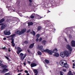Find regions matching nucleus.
Returning <instances> with one entry per match:
<instances>
[{"mask_svg": "<svg viewBox=\"0 0 75 75\" xmlns=\"http://www.w3.org/2000/svg\"><path fill=\"white\" fill-rule=\"evenodd\" d=\"M27 56V54H25L24 55V54H23L22 53H21L20 54L19 57H20L21 59L22 60V61H23L24 58H25V57H26Z\"/></svg>", "mask_w": 75, "mask_h": 75, "instance_id": "obj_1", "label": "nucleus"}, {"mask_svg": "<svg viewBox=\"0 0 75 75\" xmlns=\"http://www.w3.org/2000/svg\"><path fill=\"white\" fill-rule=\"evenodd\" d=\"M63 52L66 57H69V55H70L71 54V52L70 51L67 50H64Z\"/></svg>", "mask_w": 75, "mask_h": 75, "instance_id": "obj_2", "label": "nucleus"}, {"mask_svg": "<svg viewBox=\"0 0 75 75\" xmlns=\"http://www.w3.org/2000/svg\"><path fill=\"white\" fill-rule=\"evenodd\" d=\"M66 48L69 51L72 52V47H71V46L69 45V44L67 45H66Z\"/></svg>", "mask_w": 75, "mask_h": 75, "instance_id": "obj_3", "label": "nucleus"}, {"mask_svg": "<svg viewBox=\"0 0 75 75\" xmlns=\"http://www.w3.org/2000/svg\"><path fill=\"white\" fill-rule=\"evenodd\" d=\"M60 64L61 65V66H62V67H64L66 65H67V62H66V63H64V61L62 60L60 61Z\"/></svg>", "mask_w": 75, "mask_h": 75, "instance_id": "obj_4", "label": "nucleus"}, {"mask_svg": "<svg viewBox=\"0 0 75 75\" xmlns=\"http://www.w3.org/2000/svg\"><path fill=\"white\" fill-rule=\"evenodd\" d=\"M17 49L18 50L16 51V52L17 54H20V52H21V51H23V50H21V48H20V47H18L17 48Z\"/></svg>", "mask_w": 75, "mask_h": 75, "instance_id": "obj_5", "label": "nucleus"}, {"mask_svg": "<svg viewBox=\"0 0 75 75\" xmlns=\"http://www.w3.org/2000/svg\"><path fill=\"white\" fill-rule=\"evenodd\" d=\"M46 52H47L49 55H51L52 54V50H50L48 49H47Z\"/></svg>", "mask_w": 75, "mask_h": 75, "instance_id": "obj_6", "label": "nucleus"}, {"mask_svg": "<svg viewBox=\"0 0 75 75\" xmlns=\"http://www.w3.org/2000/svg\"><path fill=\"white\" fill-rule=\"evenodd\" d=\"M60 56L62 58H64L65 57V55L64 52H62L60 54Z\"/></svg>", "mask_w": 75, "mask_h": 75, "instance_id": "obj_7", "label": "nucleus"}, {"mask_svg": "<svg viewBox=\"0 0 75 75\" xmlns=\"http://www.w3.org/2000/svg\"><path fill=\"white\" fill-rule=\"evenodd\" d=\"M4 33L5 35H10V34H11L10 32L7 31L6 30H5V31H4Z\"/></svg>", "mask_w": 75, "mask_h": 75, "instance_id": "obj_8", "label": "nucleus"}, {"mask_svg": "<svg viewBox=\"0 0 75 75\" xmlns=\"http://www.w3.org/2000/svg\"><path fill=\"white\" fill-rule=\"evenodd\" d=\"M71 45L72 47H75V41L72 40L71 42Z\"/></svg>", "mask_w": 75, "mask_h": 75, "instance_id": "obj_9", "label": "nucleus"}, {"mask_svg": "<svg viewBox=\"0 0 75 75\" xmlns=\"http://www.w3.org/2000/svg\"><path fill=\"white\" fill-rule=\"evenodd\" d=\"M36 66H37V64L33 62H32L30 64V67L31 68L36 67Z\"/></svg>", "mask_w": 75, "mask_h": 75, "instance_id": "obj_10", "label": "nucleus"}, {"mask_svg": "<svg viewBox=\"0 0 75 75\" xmlns=\"http://www.w3.org/2000/svg\"><path fill=\"white\" fill-rule=\"evenodd\" d=\"M10 36V38H11V41L14 40V37L16 36V34H13Z\"/></svg>", "mask_w": 75, "mask_h": 75, "instance_id": "obj_11", "label": "nucleus"}, {"mask_svg": "<svg viewBox=\"0 0 75 75\" xmlns=\"http://www.w3.org/2000/svg\"><path fill=\"white\" fill-rule=\"evenodd\" d=\"M6 25L5 24H3L1 28V30H3V29H4V28H6Z\"/></svg>", "mask_w": 75, "mask_h": 75, "instance_id": "obj_12", "label": "nucleus"}, {"mask_svg": "<svg viewBox=\"0 0 75 75\" xmlns=\"http://www.w3.org/2000/svg\"><path fill=\"white\" fill-rule=\"evenodd\" d=\"M16 33L17 34V35L18 34V35H21V34H22L21 31H20V30H18L16 32Z\"/></svg>", "mask_w": 75, "mask_h": 75, "instance_id": "obj_13", "label": "nucleus"}, {"mask_svg": "<svg viewBox=\"0 0 75 75\" xmlns=\"http://www.w3.org/2000/svg\"><path fill=\"white\" fill-rule=\"evenodd\" d=\"M8 71V70L7 69H4L1 72V73L2 74H4L5 72H7Z\"/></svg>", "mask_w": 75, "mask_h": 75, "instance_id": "obj_14", "label": "nucleus"}, {"mask_svg": "<svg viewBox=\"0 0 75 75\" xmlns=\"http://www.w3.org/2000/svg\"><path fill=\"white\" fill-rule=\"evenodd\" d=\"M26 31H27V29L25 28L23 29L22 30H21V33H22V34H24L25 33Z\"/></svg>", "mask_w": 75, "mask_h": 75, "instance_id": "obj_15", "label": "nucleus"}, {"mask_svg": "<svg viewBox=\"0 0 75 75\" xmlns=\"http://www.w3.org/2000/svg\"><path fill=\"white\" fill-rule=\"evenodd\" d=\"M34 43H33L30 45L29 46V48H30V49H31V48H33V47H34Z\"/></svg>", "mask_w": 75, "mask_h": 75, "instance_id": "obj_16", "label": "nucleus"}, {"mask_svg": "<svg viewBox=\"0 0 75 75\" xmlns=\"http://www.w3.org/2000/svg\"><path fill=\"white\" fill-rule=\"evenodd\" d=\"M54 57H59V54L58 53H56L53 54Z\"/></svg>", "mask_w": 75, "mask_h": 75, "instance_id": "obj_17", "label": "nucleus"}, {"mask_svg": "<svg viewBox=\"0 0 75 75\" xmlns=\"http://www.w3.org/2000/svg\"><path fill=\"white\" fill-rule=\"evenodd\" d=\"M67 75H74V74L72 73L71 71H69L67 74Z\"/></svg>", "mask_w": 75, "mask_h": 75, "instance_id": "obj_18", "label": "nucleus"}, {"mask_svg": "<svg viewBox=\"0 0 75 75\" xmlns=\"http://www.w3.org/2000/svg\"><path fill=\"white\" fill-rule=\"evenodd\" d=\"M28 26H30V25H33L34 23L32 22H28Z\"/></svg>", "mask_w": 75, "mask_h": 75, "instance_id": "obj_19", "label": "nucleus"}, {"mask_svg": "<svg viewBox=\"0 0 75 75\" xmlns=\"http://www.w3.org/2000/svg\"><path fill=\"white\" fill-rule=\"evenodd\" d=\"M57 51H58V50H57V48H55V49L53 50L52 52L53 53H56Z\"/></svg>", "mask_w": 75, "mask_h": 75, "instance_id": "obj_20", "label": "nucleus"}, {"mask_svg": "<svg viewBox=\"0 0 75 75\" xmlns=\"http://www.w3.org/2000/svg\"><path fill=\"white\" fill-rule=\"evenodd\" d=\"M14 40H12L11 42V43L13 47L15 46V44H14Z\"/></svg>", "mask_w": 75, "mask_h": 75, "instance_id": "obj_21", "label": "nucleus"}, {"mask_svg": "<svg viewBox=\"0 0 75 75\" xmlns=\"http://www.w3.org/2000/svg\"><path fill=\"white\" fill-rule=\"evenodd\" d=\"M5 21V19L4 18H2L0 20V23H2L3 22H4Z\"/></svg>", "mask_w": 75, "mask_h": 75, "instance_id": "obj_22", "label": "nucleus"}, {"mask_svg": "<svg viewBox=\"0 0 75 75\" xmlns=\"http://www.w3.org/2000/svg\"><path fill=\"white\" fill-rule=\"evenodd\" d=\"M34 15H35V13H33L32 14V15L30 16V17L31 18H34Z\"/></svg>", "mask_w": 75, "mask_h": 75, "instance_id": "obj_23", "label": "nucleus"}, {"mask_svg": "<svg viewBox=\"0 0 75 75\" xmlns=\"http://www.w3.org/2000/svg\"><path fill=\"white\" fill-rule=\"evenodd\" d=\"M42 28V27L41 26H39L38 27V31H40V30H41Z\"/></svg>", "mask_w": 75, "mask_h": 75, "instance_id": "obj_24", "label": "nucleus"}, {"mask_svg": "<svg viewBox=\"0 0 75 75\" xmlns=\"http://www.w3.org/2000/svg\"><path fill=\"white\" fill-rule=\"evenodd\" d=\"M45 62L46 64H49L50 63V61L47 59L45 60Z\"/></svg>", "mask_w": 75, "mask_h": 75, "instance_id": "obj_25", "label": "nucleus"}, {"mask_svg": "<svg viewBox=\"0 0 75 75\" xmlns=\"http://www.w3.org/2000/svg\"><path fill=\"white\" fill-rule=\"evenodd\" d=\"M33 72L34 73H35V74H38V71L36 69L34 70Z\"/></svg>", "mask_w": 75, "mask_h": 75, "instance_id": "obj_26", "label": "nucleus"}, {"mask_svg": "<svg viewBox=\"0 0 75 75\" xmlns=\"http://www.w3.org/2000/svg\"><path fill=\"white\" fill-rule=\"evenodd\" d=\"M47 42V41L45 40H43L42 42V44H44V45H45V43Z\"/></svg>", "mask_w": 75, "mask_h": 75, "instance_id": "obj_27", "label": "nucleus"}, {"mask_svg": "<svg viewBox=\"0 0 75 75\" xmlns=\"http://www.w3.org/2000/svg\"><path fill=\"white\" fill-rule=\"evenodd\" d=\"M40 36V34H38L36 35V38H39Z\"/></svg>", "mask_w": 75, "mask_h": 75, "instance_id": "obj_28", "label": "nucleus"}, {"mask_svg": "<svg viewBox=\"0 0 75 75\" xmlns=\"http://www.w3.org/2000/svg\"><path fill=\"white\" fill-rule=\"evenodd\" d=\"M41 52H46L47 51V49H45V50H43V49H42L41 50H40Z\"/></svg>", "mask_w": 75, "mask_h": 75, "instance_id": "obj_29", "label": "nucleus"}, {"mask_svg": "<svg viewBox=\"0 0 75 75\" xmlns=\"http://www.w3.org/2000/svg\"><path fill=\"white\" fill-rule=\"evenodd\" d=\"M43 48V46L42 45L40 46L39 47L40 50H41Z\"/></svg>", "mask_w": 75, "mask_h": 75, "instance_id": "obj_30", "label": "nucleus"}, {"mask_svg": "<svg viewBox=\"0 0 75 75\" xmlns=\"http://www.w3.org/2000/svg\"><path fill=\"white\" fill-rule=\"evenodd\" d=\"M2 68H7V66L6 65H2L1 66Z\"/></svg>", "mask_w": 75, "mask_h": 75, "instance_id": "obj_31", "label": "nucleus"}, {"mask_svg": "<svg viewBox=\"0 0 75 75\" xmlns=\"http://www.w3.org/2000/svg\"><path fill=\"white\" fill-rule=\"evenodd\" d=\"M67 66H64V67H65V68H67V69H68V68H69V65L67 64Z\"/></svg>", "mask_w": 75, "mask_h": 75, "instance_id": "obj_32", "label": "nucleus"}, {"mask_svg": "<svg viewBox=\"0 0 75 75\" xmlns=\"http://www.w3.org/2000/svg\"><path fill=\"white\" fill-rule=\"evenodd\" d=\"M38 55H41L42 54V53H41V52L40 51L38 52Z\"/></svg>", "mask_w": 75, "mask_h": 75, "instance_id": "obj_33", "label": "nucleus"}, {"mask_svg": "<svg viewBox=\"0 0 75 75\" xmlns=\"http://www.w3.org/2000/svg\"><path fill=\"white\" fill-rule=\"evenodd\" d=\"M23 43H24V44H28V42L26 41H25Z\"/></svg>", "mask_w": 75, "mask_h": 75, "instance_id": "obj_34", "label": "nucleus"}, {"mask_svg": "<svg viewBox=\"0 0 75 75\" xmlns=\"http://www.w3.org/2000/svg\"><path fill=\"white\" fill-rule=\"evenodd\" d=\"M60 75H63V74H64V73L62 72V71H60Z\"/></svg>", "mask_w": 75, "mask_h": 75, "instance_id": "obj_35", "label": "nucleus"}, {"mask_svg": "<svg viewBox=\"0 0 75 75\" xmlns=\"http://www.w3.org/2000/svg\"><path fill=\"white\" fill-rule=\"evenodd\" d=\"M4 75H11V74H10V73H6Z\"/></svg>", "mask_w": 75, "mask_h": 75, "instance_id": "obj_36", "label": "nucleus"}, {"mask_svg": "<svg viewBox=\"0 0 75 75\" xmlns=\"http://www.w3.org/2000/svg\"><path fill=\"white\" fill-rule=\"evenodd\" d=\"M32 31L33 33V35H34V36H35V32H34V31L33 30H32Z\"/></svg>", "mask_w": 75, "mask_h": 75, "instance_id": "obj_37", "label": "nucleus"}, {"mask_svg": "<svg viewBox=\"0 0 75 75\" xmlns=\"http://www.w3.org/2000/svg\"><path fill=\"white\" fill-rule=\"evenodd\" d=\"M42 39L41 38H40L39 40V42H41L42 41Z\"/></svg>", "mask_w": 75, "mask_h": 75, "instance_id": "obj_38", "label": "nucleus"}, {"mask_svg": "<svg viewBox=\"0 0 75 75\" xmlns=\"http://www.w3.org/2000/svg\"><path fill=\"white\" fill-rule=\"evenodd\" d=\"M62 71H63L64 72H66L67 71V70H66V69H63L62 70Z\"/></svg>", "mask_w": 75, "mask_h": 75, "instance_id": "obj_39", "label": "nucleus"}, {"mask_svg": "<svg viewBox=\"0 0 75 75\" xmlns=\"http://www.w3.org/2000/svg\"><path fill=\"white\" fill-rule=\"evenodd\" d=\"M6 47H3L2 48V50H6L7 49H6Z\"/></svg>", "mask_w": 75, "mask_h": 75, "instance_id": "obj_40", "label": "nucleus"}, {"mask_svg": "<svg viewBox=\"0 0 75 75\" xmlns=\"http://www.w3.org/2000/svg\"><path fill=\"white\" fill-rule=\"evenodd\" d=\"M69 38H72V36L71 35H69Z\"/></svg>", "mask_w": 75, "mask_h": 75, "instance_id": "obj_41", "label": "nucleus"}, {"mask_svg": "<svg viewBox=\"0 0 75 75\" xmlns=\"http://www.w3.org/2000/svg\"><path fill=\"white\" fill-rule=\"evenodd\" d=\"M38 41H39V39H38V38H37V39H36V42H38Z\"/></svg>", "mask_w": 75, "mask_h": 75, "instance_id": "obj_42", "label": "nucleus"}, {"mask_svg": "<svg viewBox=\"0 0 75 75\" xmlns=\"http://www.w3.org/2000/svg\"><path fill=\"white\" fill-rule=\"evenodd\" d=\"M30 31H31V30H28L27 31V33H30Z\"/></svg>", "mask_w": 75, "mask_h": 75, "instance_id": "obj_43", "label": "nucleus"}, {"mask_svg": "<svg viewBox=\"0 0 75 75\" xmlns=\"http://www.w3.org/2000/svg\"><path fill=\"white\" fill-rule=\"evenodd\" d=\"M25 73H26L27 74L28 73V71L27 70H25Z\"/></svg>", "mask_w": 75, "mask_h": 75, "instance_id": "obj_44", "label": "nucleus"}, {"mask_svg": "<svg viewBox=\"0 0 75 75\" xmlns=\"http://www.w3.org/2000/svg\"><path fill=\"white\" fill-rule=\"evenodd\" d=\"M29 6H32V4H31V3L30 2V3H29Z\"/></svg>", "mask_w": 75, "mask_h": 75, "instance_id": "obj_45", "label": "nucleus"}, {"mask_svg": "<svg viewBox=\"0 0 75 75\" xmlns=\"http://www.w3.org/2000/svg\"><path fill=\"white\" fill-rule=\"evenodd\" d=\"M27 63H28V64H30V63H31V62L29 61H28Z\"/></svg>", "mask_w": 75, "mask_h": 75, "instance_id": "obj_46", "label": "nucleus"}, {"mask_svg": "<svg viewBox=\"0 0 75 75\" xmlns=\"http://www.w3.org/2000/svg\"><path fill=\"white\" fill-rule=\"evenodd\" d=\"M5 57L6 58V59L8 60H9V58H8V57L7 56H6Z\"/></svg>", "mask_w": 75, "mask_h": 75, "instance_id": "obj_47", "label": "nucleus"}, {"mask_svg": "<svg viewBox=\"0 0 75 75\" xmlns=\"http://www.w3.org/2000/svg\"><path fill=\"white\" fill-rule=\"evenodd\" d=\"M2 63H0V66H3V64Z\"/></svg>", "mask_w": 75, "mask_h": 75, "instance_id": "obj_48", "label": "nucleus"}, {"mask_svg": "<svg viewBox=\"0 0 75 75\" xmlns=\"http://www.w3.org/2000/svg\"><path fill=\"white\" fill-rule=\"evenodd\" d=\"M29 1L30 3H32L33 1L32 0H29Z\"/></svg>", "mask_w": 75, "mask_h": 75, "instance_id": "obj_49", "label": "nucleus"}, {"mask_svg": "<svg viewBox=\"0 0 75 75\" xmlns=\"http://www.w3.org/2000/svg\"><path fill=\"white\" fill-rule=\"evenodd\" d=\"M23 65H24V66H25V65H26V63H25V62H23Z\"/></svg>", "mask_w": 75, "mask_h": 75, "instance_id": "obj_50", "label": "nucleus"}, {"mask_svg": "<svg viewBox=\"0 0 75 75\" xmlns=\"http://www.w3.org/2000/svg\"><path fill=\"white\" fill-rule=\"evenodd\" d=\"M6 39H7V38H3V40H6Z\"/></svg>", "mask_w": 75, "mask_h": 75, "instance_id": "obj_51", "label": "nucleus"}, {"mask_svg": "<svg viewBox=\"0 0 75 75\" xmlns=\"http://www.w3.org/2000/svg\"><path fill=\"white\" fill-rule=\"evenodd\" d=\"M27 51H28V52H29V53H30V50H29V49L27 50Z\"/></svg>", "mask_w": 75, "mask_h": 75, "instance_id": "obj_52", "label": "nucleus"}, {"mask_svg": "<svg viewBox=\"0 0 75 75\" xmlns=\"http://www.w3.org/2000/svg\"><path fill=\"white\" fill-rule=\"evenodd\" d=\"M8 51L9 52H11V50H10V48L8 49Z\"/></svg>", "mask_w": 75, "mask_h": 75, "instance_id": "obj_53", "label": "nucleus"}, {"mask_svg": "<svg viewBox=\"0 0 75 75\" xmlns=\"http://www.w3.org/2000/svg\"><path fill=\"white\" fill-rule=\"evenodd\" d=\"M47 25H48L47 26V27H50V26H51V25H50V24H48Z\"/></svg>", "mask_w": 75, "mask_h": 75, "instance_id": "obj_54", "label": "nucleus"}, {"mask_svg": "<svg viewBox=\"0 0 75 75\" xmlns=\"http://www.w3.org/2000/svg\"><path fill=\"white\" fill-rule=\"evenodd\" d=\"M50 12H51V11H49V10H47V13H50Z\"/></svg>", "mask_w": 75, "mask_h": 75, "instance_id": "obj_55", "label": "nucleus"}, {"mask_svg": "<svg viewBox=\"0 0 75 75\" xmlns=\"http://www.w3.org/2000/svg\"><path fill=\"white\" fill-rule=\"evenodd\" d=\"M30 34H33V32L31 31L30 32Z\"/></svg>", "mask_w": 75, "mask_h": 75, "instance_id": "obj_56", "label": "nucleus"}, {"mask_svg": "<svg viewBox=\"0 0 75 75\" xmlns=\"http://www.w3.org/2000/svg\"><path fill=\"white\" fill-rule=\"evenodd\" d=\"M10 36H7L6 38H10Z\"/></svg>", "mask_w": 75, "mask_h": 75, "instance_id": "obj_57", "label": "nucleus"}, {"mask_svg": "<svg viewBox=\"0 0 75 75\" xmlns=\"http://www.w3.org/2000/svg\"><path fill=\"white\" fill-rule=\"evenodd\" d=\"M21 75V73H19L18 75Z\"/></svg>", "mask_w": 75, "mask_h": 75, "instance_id": "obj_58", "label": "nucleus"}, {"mask_svg": "<svg viewBox=\"0 0 75 75\" xmlns=\"http://www.w3.org/2000/svg\"><path fill=\"white\" fill-rule=\"evenodd\" d=\"M73 67H74V66H75V64H73Z\"/></svg>", "mask_w": 75, "mask_h": 75, "instance_id": "obj_59", "label": "nucleus"}, {"mask_svg": "<svg viewBox=\"0 0 75 75\" xmlns=\"http://www.w3.org/2000/svg\"><path fill=\"white\" fill-rule=\"evenodd\" d=\"M27 75H30V74L29 73H27L26 74Z\"/></svg>", "mask_w": 75, "mask_h": 75, "instance_id": "obj_60", "label": "nucleus"}, {"mask_svg": "<svg viewBox=\"0 0 75 75\" xmlns=\"http://www.w3.org/2000/svg\"><path fill=\"white\" fill-rule=\"evenodd\" d=\"M65 33H66V34H68V33L66 32Z\"/></svg>", "mask_w": 75, "mask_h": 75, "instance_id": "obj_61", "label": "nucleus"}, {"mask_svg": "<svg viewBox=\"0 0 75 75\" xmlns=\"http://www.w3.org/2000/svg\"><path fill=\"white\" fill-rule=\"evenodd\" d=\"M0 63H2V61L1 60H0Z\"/></svg>", "mask_w": 75, "mask_h": 75, "instance_id": "obj_62", "label": "nucleus"}, {"mask_svg": "<svg viewBox=\"0 0 75 75\" xmlns=\"http://www.w3.org/2000/svg\"><path fill=\"white\" fill-rule=\"evenodd\" d=\"M21 71H23V69L21 70L20 71V72H21Z\"/></svg>", "mask_w": 75, "mask_h": 75, "instance_id": "obj_63", "label": "nucleus"}, {"mask_svg": "<svg viewBox=\"0 0 75 75\" xmlns=\"http://www.w3.org/2000/svg\"><path fill=\"white\" fill-rule=\"evenodd\" d=\"M72 68H73L74 69V68H75V67L73 66L72 67Z\"/></svg>", "mask_w": 75, "mask_h": 75, "instance_id": "obj_64", "label": "nucleus"}]
</instances>
